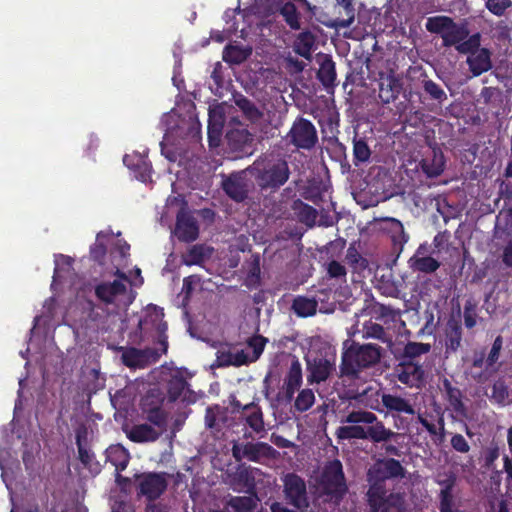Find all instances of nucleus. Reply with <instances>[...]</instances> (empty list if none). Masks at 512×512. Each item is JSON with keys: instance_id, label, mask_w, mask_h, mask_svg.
I'll use <instances>...</instances> for the list:
<instances>
[{"instance_id": "obj_1", "label": "nucleus", "mask_w": 512, "mask_h": 512, "mask_svg": "<svg viewBox=\"0 0 512 512\" xmlns=\"http://www.w3.org/2000/svg\"><path fill=\"white\" fill-rule=\"evenodd\" d=\"M425 28L432 34H439L444 47H454L459 54L467 55L466 63L473 77L492 69V52L481 46V33L470 35L466 21L455 22L445 15L428 17Z\"/></svg>"}, {"instance_id": "obj_2", "label": "nucleus", "mask_w": 512, "mask_h": 512, "mask_svg": "<svg viewBox=\"0 0 512 512\" xmlns=\"http://www.w3.org/2000/svg\"><path fill=\"white\" fill-rule=\"evenodd\" d=\"M344 425L337 428L335 435L339 440H370L373 443H386L398 434L378 419L376 414L366 410H353L342 420Z\"/></svg>"}, {"instance_id": "obj_3", "label": "nucleus", "mask_w": 512, "mask_h": 512, "mask_svg": "<svg viewBox=\"0 0 512 512\" xmlns=\"http://www.w3.org/2000/svg\"><path fill=\"white\" fill-rule=\"evenodd\" d=\"M383 348L374 343L346 339L342 344L340 377L358 379L362 371L375 367L383 356Z\"/></svg>"}, {"instance_id": "obj_4", "label": "nucleus", "mask_w": 512, "mask_h": 512, "mask_svg": "<svg viewBox=\"0 0 512 512\" xmlns=\"http://www.w3.org/2000/svg\"><path fill=\"white\" fill-rule=\"evenodd\" d=\"M251 171L260 190L269 193H276L291 175L289 163L284 158L259 157L252 164Z\"/></svg>"}, {"instance_id": "obj_5", "label": "nucleus", "mask_w": 512, "mask_h": 512, "mask_svg": "<svg viewBox=\"0 0 512 512\" xmlns=\"http://www.w3.org/2000/svg\"><path fill=\"white\" fill-rule=\"evenodd\" d=\"M318 489L322 496L339 503L348 491L343 465L339 459L327 461L318 479Z\"/></svg>"}, {"instance_id": "obj_6", "label": "nucleus", "mask_w": 512, "mask_h": 512, "mask_svg": "<svg viewBox=\"0 0 512 512\" xmlns=\"http://www.w3.org/2000/svg\"><path fill=\"white\" fill-rule=\"evenodd\" d=\"M137 497H144L148 502L158 500L168 488L166 472H143L134 475Z\"/></svg>"}, {"instance_id": "obj_7", "label": "nucleus", "mask_w": 512, "mask_h": 512, "mask_svg": "<svg viewBox=\"0 0 512 512\" xmlns=\"http://www.w3.org/2000/svg\"><path fill=\"white\" fill-rule=\"evenodd\" d=\"M286 140L297 150L310 151L318 144V132L309 119L297 116L286 135Z\"/></svg>"}, {"instance_id": "obj_8", "label": "nucleus", "mask_w": 512, "mask_h": 512, "mask_svg": "<svg viewBox=\"0 0 512 512\" xmlns=\"http://www.w3.org/2000/svg\"><path fill=\"white\" fill-rule=\"evenodd\" d=\"M281 480L286 503L297 510H306L309 507V497L305 480L295 472L285 474Z\"/></svg>"}, {"instance_id": "obj_9", "label": "nucleus", "mask_w": 512, "mask_h": 512, "mask_svg": "<svg viewBox=\"0 0 512 512\" xmlns=\"http://www.w3.org/2000/svg\"><path fill=\"white\" fill-rule=\"evenodd\" d=\"M231 451L233 458L237 462L246 459L259 463L262 459H273L278 454L277 450L266 442H235Z\"/></svg>"}, {"instance_id": "obj_10", "label": "nucleus", "mask_w": 512, "mask_h": 512, "mask_svg": "<svg viewBox=\"0 0 512 512\" xmlns=\"http://www.w3.org/2000/svg\"><path fill=\"white\" fill-rule=\"evenodd\" d=\"M260 472L258 468L240 463L233 472L229 473V484L235 492L253 494L256 492V475Z\"/></svg>"}, {"instance_id": "obj_11", "label": "nucleus", "mask_w": 512, "mask_h": 512, "mask_svg": "<svg viewBox=\"0 0 512 512\" xmlns=\"http://www.w3.org/2000/svg\"><path fill=\"white\" fill-rule=\"evenodd\" d=\"M232 412L245 419L246 424L255 432L265 431L264 416L261 407L255 401L243 405L236 397L230 400Z\"/></svg>"}, {"instance_id": "obj_12", "label": "nucleus", "mask_w": 512, "mask_h": 512, "mask_svg": "<svg viewBox=\"0 0 512 512\" xmlns=\"http://www.w3.org/2000/svg\"><path fill=\"white\" fill-rule=\"evenodd\" d=\"M434 250L427 242L421 243L409 258L408 266L413 272L432 274L440 268V261L432 256Z\"/></svg>"}, {"instance_id": "obj_13", "label": "nucleus", "mask_w": 512, "mask_h": 512, "mask_svg": "<svg viewBox=\"0 0 512 512\" xmlns=\"http://www.w3.org/2000/svg\"><path fill=\"white\" fill-rule=\"evenodd\" d=\"M405 468L394 458L377 460L367 471V476L385 482L387 479L405 476Z\"/></svg>"}, {"instance_id": "obj_14", "label": "nucleus", "mask_w": 512, "mask_h": 512, "mask_svg": "<svg viewBox=\"0 0 512 512\" xmlns=\"http://www.w3.org/2000/svg\"><path fill=\"white\" fill-rule=\"evenodd\" d=\"M420 102L427 106L429 111H434L435 104L442 106L447 100L444 89L427 75H423L421 81Z\"/></svg>"}, {"instance_id": "obj_15", "label": "nucleus", "mask_w": 512, "mask_h": 512, "mask_svg": "<svg viewBox=\"0 0 512 512\" xmlns=\"http://www.w3.org/2000/svg\"><path fill=\"white\" fill-rule=\"evenodd\" d=\"M221 187L236 202H243L248 197L249 188L244 171L223 176Z\"/></svg>"}, {"instance_id": "obj_16", "label": "nucleus", "mask_w": 512, "mask_h": 512, "mask_svg": "<svg viewBox=\"0 0 512 512\" xmlns=\"http://www.w3.org/2000/svg\"><path fill=\"white\" fill-rule=\"evenodd\" d=\"M503 348V337L498 335L486 355V349L476 350L473 353L472 367L482 369L485 371H495V365L497 364L501 350Z\"/></svg>"}, {"instance_id": "obj_17", "label": "nucleus", "mask_w": 512, "mask_h": 512, "mask_svg": "<svg viewBox=\"0 0 512 512\" xmlns=\"http://www.w3.org/2000/svg\"><path fill=\"white\" fill-rule=\"evenodd\" d=\"M394 374L402 384L418 388L424 381L425 372L419 362H399L395 365Z\"/></svg>"}, {"instance_id": "obj_18", "label": "nucleus", "mask_w": 512, "mask_h": 512, "mask_svg": "<svg viewBox=\"0 0 512 512\" xmlns=\"http://www.w3.org/2000/svg\"><path fill=\"white\" fill-rule=\"evenodd\" d=\"M96 298L105 305L115 304L116 301L127 293V285L122 280L112 282L102 281L94 288Z\"/></svg>"}, {"instance_id": "obj_19", "label": "nucleus", "mask_w": 512, "mask_h": 512, "mask_svg": "<svg viewBox=\"0 0 512 512\" xmlns=\"http://www.w3.org/2000/svg\"><path fill=\"white\" fill-rule=\"evenodd\" d=\"M309 375L307 380L310 384L321 383L326 381L336 370L334 359L326 357H315L312 361L307 362Z\"/></svg>"}, {"instance_id": "obj_20", "label": "nucleus", "mask_w": 512, "mask_h": 512, "mask_svg": "<svg viewBox=\"0 0 512 512\" xmlns=\"http://www.w3.org/2000/svg\"><path fill=\"white\" fill-rule=\"evenodd\" d=\"M175 234L181 242H193L199 236L197 220L188 212L180 211L177 215Z\"/></svg>"}, {"instance_id": "obj_21", "label": "nucleus", "mask_w": 512, "mask_h": 512, "mask_svg": "<svg viewBox=\"0 0 512 512\" xmlns=\"http://www.w3.org/2000/svg\"><path fill=\"white\" fill-rule=\"evenodd\" d=\"M355 19V8L351 1H337L333 8V17L326 25L335 29L347 28Z\"/></svg>"}, {"instance_id": "obj_22", "label": "nucleus", "mask_w": 512, "mask_h": 512, "mask_svg": "<svg viewBox=\"0 0 512 512\" xmlns=\"http://www.w3.org/2000/svg\"><path fill=\"white\" fill-rule=\"evenodd\" d=\"M149 396L142 400V412L147 421L159 429L161 433L166 431L168 424V413L162 408L161 402L152 404L149 402Z\"/></svg>"}, {"instance_id": "obj_23", "label": "nucleus", "mask_w": 512, "mask_h": 512, "mask_svg": "<svg viewBox=\"0 0 512 512\" xmlns=\"http://www.w3.org/2000/svg\"><path fill=\"white\" fill-rule=\"evenodd\" d=\"M167 393L169 401L171 402H175L178 399L187 403H193L195 401L193 391L189 389L187 380L180 375H175L168 381Z\"/></svg>"}, {"instance_id": "obj_24", "label": "nucleus", "mask_w": 512, "mask_h": 512, "mask_svg": "<svg viewBox=\"0 0 512 512\" xmlns=\"http://www.w3.org/2000/svg\"><path fill=\"white\" fill-rule=\"evenodd\" d=\"M367 482L369 483V488L366 492V497L370 512H379L389 495L387 494L386 483L371 479L369 476H367Z\"/></svg>"}, {"instance_id": "obj_25", "label": "nucleus", "mask_w": 512, "mask_h": 512, "mask_svg": "<svg viewBox=\"0 0 512 512\" xmlns=\"http://www.w3.org/2000/svg\"><path fill=\"white\" fill-rule=\"evenodd\" d=\"M403 89V83L394 75L382 76L379 81V98L384 104L395 101Z\"/></svg>"}, {"instance_id": "obj_26", "label": "nucleus", "mask_w": 512, "mask_h": 512, "mask_svg": "<svg viewBox=\"0 0 512 512\" xmlns=\"http://www.w3.org/2000/svg\"><path fill=\"white\" fill-rule=\"evenodd\" d=\"M383 394H385V392L382 391L380 384L376 383L375 385H368L361 392H358L355 399L366 407L381 413L383 412Z\"/></svg>"}, {"instance_id": "obj_27", "label": "nucleus", "mask_w": 512, "mask_h": 512, "mask_svg": "<svg viewBox=\"0 0 512 512\" xmlns=\"http://www.w3.org/2000/svg\"><path fill=\"white\" fill-rule=\"evenodd\" d=\"M302 384V369L298 361L292 362L284 379L283 395L286 402H291L294 394Z\"/></svg>"}, {"instance_id": "obj_28", "label": "nucleus", "mask_w": 512, "mask_h": 512, "mask_svg": "<svg viewBox=\"0 0 512 512\" xmlns=\"http://www.w3.org/2000/svg\"><path fill=\"white\" fill-rule=\"evenodd\" d=\"M382 408L390 413L414 415L415 409L409 400L395 394L385 393L382 395Z\"/></svg>"}, {"instance_id": "obj_29", "label": "nucleus", "mask_w": 512, "mask_h": 512, "mask_svg": "<svg viewBox=\"0 0 512 512\" xmlns=\"http://www.w3.org/2000/svg\"><path fill=\"white\" fill-rule=\"evenodd\" d=\"M462 326L457 320L451 319L447 322L445 330V353L447 355L456 353L461 347Z\"/></svg>"}, {"instance_id": "obj_30", "label": "nucleus", "mask_w": 512, "mask_h": 512, "mask_svg": "<svg viewBox=\"0 0 512 512\" xmlns=\"http://www.w3.org/2000/svg\"><path fill=\"white\" fill-rule=\"evenodd\" d=\"M253 49L249 45L228 44L223 49L222 59L231 65H239L245 62L251 55Z\"/></svg>"}, {"instance_id": "obj_31", "label": "nucleus", "mask_w": 512, "mask_h": 512, "mask_svg": "<svg viewBox=\"0 0 512 512\" xmlns=\"http://www.w3.org/2000/svg\"><path fill=\"white\" fill-rule=\"evenodd\" d=\"M437 483L443 488L440 491L439 498V511L440 512H454L453 510V489L456 483V477L454 474H450L444 480H437Z\"/></svg>"}, {"instance_id": "obj_32", "label": "nucleus", "mask_w": 512, "mask_h": 512, "mask_svg": "<svg viewBox=\"0 0 512 512\" xmlns=\"http://www.w3.org/2000/svg\"><path fill=\"white\" fill-rule=\"evenodd\" d=\"M259 501L257 492H255L248 494V496H230L226 504L233 512H254Z\"/></svg>"}, {"instance_id": "obj_33", "label": "nucleus", "mask_w": 512, "mask_h": 512, "mask_svg": "<svg viewBox=\"0 0 512 512\" xmlns=\"http://www.w3.org/2000/svg\"><path fill=\"white\" fill-rule=\"evenodd\" d=\"M445 166V160L441 151H432L431 157L426 156L420 161L422 171L430 178L439 176Z\"/></svg>"}, {"instance_id": "obj_34", "label": "nucleus", "mask_w": 512, "mask_h": 512, "mask_svg": "<svg viewBox=\"0 0 512 512\" xmlns=\"http://www.w3.org/2000/svg\"><path fill=\"white\" fill-rule=\"evenodd\" d=\"M106 459L118 472L124 471L129 463V452L120 444L111 445L106 449Z\"/></svg>"}, {"instance_id": "obj_35", "label": "nucleus", "mask_w": 512, "mask_h": 512, "mask_svg": "<svg viewBox=\"0 0 512 512\" xmlns=\"http://www.w3.org/2000/svg\"><path fill=\"white\" fill-rule=\"evenodd\" d=\"M161 434L162 433L159 430H156L151 425L144 423L135 425L131 429L129 439L137 443L154 442Z\"/></svg>"}, {"instance_id": "obj_36", "label": "nucleus", "mask_w": 512, "mask_h": 512, "mask_svg": "<svg viewBox=\"0 0 512 512\" xmlns=\"http://www.w3.org/2000/svg\"><path fill=\"white\" fill-rule=\"evenodd\" d=\"M292 210L297 215L299 221L305 225L312 227L317 219L318 212L311 205L296 199L292 203Z\"/></svg>"}, {"instance_id": "obj_37", "label": "nucleus", "mask_w": 512, "mask_h": 512, "mask_svg": "<svg viewBox=\"0 0 512 512\" xmlns=\"http://www.w3.org/2000/svg\"><path fill=\"white\" fill-rule=\"evenodd\" d=\"M363 339H375L382 343L391 344L392 339L389 333L386 332L384 327L372 320L365 321L362 326Z\"/></svg>"}, {"instance_id": "obj_38", "label": "nucleus", "mask_w": 512, "mask_h": 512, "mask_svg": "<svg viewBox=\"0 0 512 512\" xmlns=\"http://www.w3.org/2000/svg\"><path fill=\"white\" fill-rule=\"evenodd\" d=\"M315 35L310 31L301 32L294 41V51L296 54L309 59L315 44Z\"/></svg>"}, {"instance_id": "obj_39", "label": "nucleus", "mask_w": 512, "mask_h": 512, "mask_svg": "<svg viewBox=\"0 0 512 512\" xmlns=\"http://www.w3.org/2000/svg\"><path fill=\"white\" fill-rule=\"evenodd\" d=\"M318 303L314 298L297 296L292 303V310L299 317H310L316 314Z\"/></svg>"}, {"instance_id": "obj_40", "label": "nucleus", "mask_w": 512, "mask_h": 512, "mask_svg": "<svg viewBox=\"0 0 512 512\" xmlns=\"http://www.w3.org/2000/svg\"><path fill=\"white\" fill-rule=\"evenodd\" d=\"M318 80L325 86L333 87L336 80L335 62L330 57H325L317 72Z\"/></svg>"}, {"instance_id": "obj_41", "label": "nucleus", "mask_w": 512, "mask_h": 512, "mask_svg": "<svg viewBox=\"0 0 512 512\" xmlns=\"http://www.w3.org/2000/svg\"><path fill=\"white\" fill-rule=\"evenodd\" d=\"M136 163L134 162V157L130 155H125L123 157V163L131 170L136 172L138 175V179L141 181H146L148 177H150V173L152 171V166L148 163L144 158L138 157L136 158Z\"/></svg>"}, {"instance_id": "obj_42", "label": "nucleus", "mask_w": 512, "mask_h": 512, "mask_svg": "<svg viewBox=\"0 0 512 512\" xmlns=\"http://www.w3.org/2000/svg\"><path fill=\"white\" fill-rule=\"evenodd\" d=\"M345 260L346 263L351 267L353 273L361 274L369 266L368 260L359 253L354 244H351L348 247Z\"/></svg>"}, {"instance_id": "obj_43", "label": "nucleus", "mask_w": 512, "mask_h": 512, "mask_svg": "<svg viewBox=\"0 0 512 512\" xmlns=\"http://www.w3.org/2000/svg\"><path fill=\"white\" fill-rule=\"evenodd\" d=\"M379 512H408L405 494L401 492L389 493Z\"/></svg>"}, {"instance_id": "obj_44", "label": "nucleus", "mask_w": 512, "mask_h": 512, "mask_svg": "<svg viewBox=\"0 0 512 512\" xmlns=\"http://www.w3.org/2000/svg\"><path fill=\"white\" fill-rule=\"evenodd\" d=\"M443 385L445 388L447 399L451 407L454 409L455 412L461 415H465L466 407L462 401V393L460 389L453 387L452 384L447 379L444 380Z\"/></svg>"}, {"instance_id": "obj_45", "label": "nucleus", "mask_w": 512, "mask_h": 512, "mask_svg": "<svg viewBox=\"0 0 512 512\" xmlns=\"http://www.w3.org/2000/svg\"><path fill=\"white\" fill-rule=\"evenodd\" d=\"M211 250L201 244L193 245L183 256V263L187 266L199 265L206 257H209Z\"/></svg>"}, {"instance_id": "obj_46", "label": "nucleus", "mask_w": 512, "mask_h": 512, "mask_svg": "<svg viewBox=\"0 0 512 512\" xmlns=\"http://www.w3.org/2000/svg\"><path fill=\"white\" fill-rule=\"evenodd\" d=\"M371 149L365 138H353V163L358 166L360 163L369 161Z\"/></svg>"}, {"instance_id": "obj_47", "label": "nucleus", "mask_w": 512, "mask_h": 512, "mask_svg": "<svg viewBox=\"0 0 512 512\" xmlns=\"http://www.w3.org/2000/svg\"><path fill=\"white\" fill-rule=\"evenodd\" d=\"M280 14L292 30L300 29V14L293 2H285L280 8Z\"/></svg>"}, {"instance_id": "obj_48", "label": "nucleus", "mask_w": 512, "mask_h": 512, "mask_svg": "<svg viewBox=\"0 0 512 512\" xmlns=\"http://www.w3.org/2000/svg\"><path fill=\"white\" fill-rule=\"evenodd\" d=\"M370 313L376 320L383 321L385 323L394 321L398 315L397 311H395L391 306L378 302L371 306Z\"/></svg>"}, {"instance_id": "obj_49", "label": "nucleus", "mask_w": 512, "mask_h": 512, "mask_svg": "<svg viewBox=\"0 0 512 512\" xmlns=\"http://www.w3.org/2000/svg\"><path fill=\"white\" fill-rule=\"evenodd\" d=\"M315 402V395L312 389L306 388L301 390L294 401L296 411L303 413L309 410Z\"/></svg>"}, {"instance_id": "obj_50", "label": "nucleus", "mask_w": 512, "mask_h": 512, "mask_svg": "<svg viewBox=\"0 0 512 512\" xmlns=\"http://www.w3.org/2000/svg\"><path fill=\"white\" fill-rule=\"evenodd\" d=\"M268 339L262 335H253L247 340V347L252 349V353L249 354L252 362L257 361L262 355Z\"/></svg>"}, {"instance_id": "obj_51", "label": "nucleus", "mask_w": 512, "mask_h": 512, "mask_svg": "<svg viewBox=\"0 0 512 512\" xmlns=\"http://www.w3.org/2000/svg\"><path fill=\"white\" fill-rule=\"evenodd\" d=\"M431 346L428 343L409 341L403 348L404 357L418 359L421 355L430 351Z\"/></svg>"}, {"instance_id": "obj_52", "label": "nucleus", "mask_w": 512, "mask_h": 512, "mask_svg": "<svg viewBox=\"0 0 512 512\" xmlns=\"http://www.w3.org/2000/svg\"><path fill=\"white\" fill-rule=\"evenodd\" d=\"M102 237H104L103 232H99L95 243L90 247L91 259L100 265L104 264L107 254L106 245L100 240Z\"/></svg>"}, {"instance_id": "obj_53", "label": "nucleus", "mask_w": 512, "mask_h": 512, "mask_svg": "<svg viewBox=\"0 0 512 512\" xmlns=\"http://www.w3.org/2000/svg\"><path fill=\"white\" fill-rule=\"evenodd\" d=\"M142 358L143 352L134 347L126 349L121 355L123 364L129 368L140 366Z\"/></svg>"}, {"instance_id": "obj_54", "label": "nucleus", "mask_w": 512, "mask_h": 512, "mask_svg": "<svg viewBox=\"0 0 512 512\" xmlns=\"http://www.w3.org/2000/svg\"><path fill=\"white\" fill-rule=\"evenodd\" d=\"M326 271L329 278L346 282L347 270L340 262L336 260L330 261L327 263Z\"/></svg>"}, {"instance_id": "obj_55", "label": "nucleus", "mask_w": 512, "mask_h": 512, "mask_svg": "<svg viewBox=\"0 0 512 512\" xmlns=\"http://www.w3.org/2000/svg\"><path fill=\"white\" fill-rule=\"evenodd\" d=\"M477 303L473 299H468L464 305V324L466 328L471 329L477 323L476 313Z\"/></svg>"}, {"instance_id": "obj_56", "label": "nucleus", "mask_w": 512, "mask_h": 512, "mask_svg": "<svg viewBox=\"0 0 512 512\" xmlns=\"http://www.w3.org/2000/svg\"><path fill=\"white\" fill-rule=\"evenodd\" d=\"M417 422L420 423L431 436L438 433L434 414L428 412L418 413Z\"/></svg>"}, {"instance_id": "obj_57", "label": "nucleus", "mask_w": 512, "mask_h": 512, "mask_svg": "<svg viewBox=\"0 0 512 512\" xmlns=\"http://www.w3.org/2000/svg\"><path fill=\"white\" fill-rule=\"evenodd\" d=\"M76 445L78 448L80 462L84 465V467L91 468L95 459L94 453L85 448L80 436H77L76 438Z\"/></svg>"}, {"instance_id": "obj_58", "label": "nucleus", "mask_w": 512, "mask_h": 512, "mask_svg": "<svg viewBox=\"0 0 512 512\" xmlns=\"http://www.w3.org/2000/svg\"><path fill=\"white\" fill-rule=\"evenodd\" d=\"M511 5L510 0H487L486 8L496 16H502Z\"/></svg>"}, {"instance_id": "obj_59", "label": "nucleus", "mask_w": 512, "mask_h": 512, "mask_svg": "<svg viewBox=\"0 0 512 512\" xmlns=\"http://www.w3.org/2000/svg\"><path fill=\"white\" fill-rule=\"evenodd\" d=\"M508 397V388L503 381H496L492 386V398L499 404L505 402Z\"/></svg>"}, {"instance_id": "obj_60", "label": "nucleus", "mask_w": 512, "mask_h": 512, "mask_svg": "<svg viewBox=\"0 0 512 512\" xmlns=\"http://www.w3.org/2000/svg\"><path fill=\"white\" fill-rule=\"evenodd\" d=\"M451 446L452 448L462 454L468 453L470 451V445L467 440L461 434H454L451 437Z\"/></svg>"}, {"instance_id": "obj_61", "label": "nucleus", "mask_w": 512, "mask_h": 512, "mask_svg": "<svg viewBox=\"0 0 512 512\" xmlns=\"http://www.w3.org/2000/svg\"><path fill=\"white\" fill-rule=\"evenodd\" d=\"M237 105L249 117H256L260 115V112L255 104L245 97L239 99L237 101Z\"/></svg>"}, {"instance_id": "obj_62", "label": "nucleus", "mask_w": 512, "mask_h": 512, "mask_svg": "<svg viewBox=\"0 0 512 512\" xmlns=\"http://www.w3.org/2000/svg\"><path fill=\"white\" fill-rule=\"evenodd\" d=\"M232 362V366L240 367L252 363V360H250L248 353H246L244 350H240L232 352Z\"/></svg>"}, {"instance_id": "obj_63", "label": "nucleus", "mask_w": 512, "mask_h": 512, "mask_svg": "<svg viewBox=\"0 0 512 512\" xmlns=\"http://www.w3.org/2000/svg\"><path fill=\"white\" fill-rule=\"evenodd\" d=\"M218 367L232 366V352L231 351H218L216 357Z\"/></svg>"}, {"instance_id": "obj_64", "label": "nucleus", "mask_w": 512, "mask_h": 512, "mask_svg": "<svg viewBox=\"0 0 512 512\" xmlns=\"http://www.w3.org/2000/svg\"><path fill=\"white\" fill-rule=\"evenodd\" d=\"M502 262L507 267L512 268V240H510L504 247L502 254Z\"/></svg>"}]
</instances>
